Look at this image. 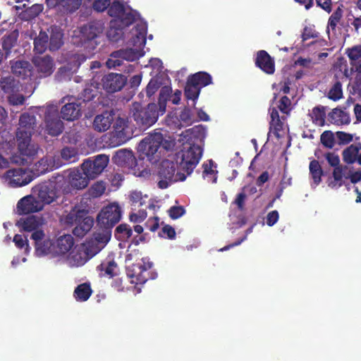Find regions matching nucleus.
I'll return each instance as SVG.
<instances>
[{
	"instance_id": "f257e3e1",
	"label": "nucleus",
	"mask_w": 361,
	"mask_h": 361,
	"mask_svg": "<svg viewBox=\"0 0 361 361\" xmlns=\"http://www.w3.org/2000/svg\"><path fill=\"white\" fill-rule=\"evenodd\" d=\"M101 28L94 25H88L78 30L74 31L73 43L84 47L85 54H73L63 62L64 65L59 68V73L63 78L68 77L70 73L75 72L80 64L93 54V51L98 44L97 37Z\"/></svg>"
},
{
	"instance_id": "f03ea898",
	"label": "nucleus",
	"mask_w": 361,
	"mask_h": 361,
	"mask_svg": "<svg viewBox=\"0 0 361 361\" xmlns=\"http://www.w3.org/2000/svg\"><path fill=\"white\" fill-rule=\"evenodd\" d=\"M147 25L144 22H139L130 33L128 47L126 49H121L113 52L106 61L109 68L120 66L123 60L133 61L143 56V49L146 42Z\"/></svg>"
},
{
	"instance_id": "7ed1b4c3",
	"label": "nucleus",
	"mask_w": 361,
	"mask_h": 361,
	"mask_svg": "<svg viewBox=\"0 0 361 361\" xmlns=\"http://www.w3.org/2000/svg\"><path fill=\"white\" fill-rule=\"evenodd\" d=\"M200 128L195 127L188 129L180 135L178 142L182 145L181 150L176 154V160L180 168L190 175L198 164L202 155V149L193 140V134L199 132Z\"/></svg>"
},
{
	"instance_id": "20e7f679",
	"label": "nucleus",
	"mask_w": 361,
	"mask_h": 361,
	"mask_svg": "<svg viewBox=\"0 0 361 361\" xmlns=\"http://www.w3.org/2000/svg\"><path fill=\"white\" fill-rule=\"evenodd\" d=\"M35 124V118L33 115L24 114L21 116L16 133L18 152L21 158L19 161L13 157L12 158L13 162L23 163L37 153L38 146L31 140V135Z\"/></svg>"
},
{
	"instance_id": "39448f33",
	"label": "nucleus",
	"mask_w": 361,
	"mask_h": 361,
	"mask_svg": "<svg viewBox=\"0 0 361 361\" xmlns=\"http://www.w3.org/2000/svg\"><path fill=\"white\" fill-rule=\"evenodd\" d=\"M108 13L114 18L108 31V37L113 41H117L121 30L135 21L140 16L136 11L125 8L118 2H113Z\"/></svg>"
},
{
	"instance_id": "423d86ee",
	"label": "nucleus",
	"mask_w": 361,
	"mask_h": 361,
	"mask_svg": "<svg viewBox=\"0 0 361 361\" xmlns=\"http://www.w3.org/2000/svg\"><path fill=\"white\" fill-rule=\"evenodd\" d=\"M174 161L173 157H169L155 166L158 186L161 189L168 188L173 182L183 181L187 177L186 173L180 168L178 163Z\"/></svg>"
},
{
	"instance_id": "0eeeda50",
	"label": "nucleus",
	"mask_w": 361,
	"mask_h": 361,
	"mask_svg": "<svg viewBox=\"0 0 361 361\" xmlns=\"http://www.w3.org/2000/svg\"><path fill=\"white\" fill-rule=\"evenodd\" d=\"M163 142V136L160 133H154L145 137L137 146L139 157L147 159L152 164L160 159V146Z\"/></svg>"
},
{
	"instance_id": "6e6552de",
	"label": "nucleus",
	"mask_w": 361,
	"mask_h": 361,
	"mask_svg": "<svg viewBox=\"0 0 361 361\" xmlns=\"http://www.w3.org/2000/svg\"><path fill=\"white\" fill-rule=\"evenodd\" d=\"M65 222L68 224L76 226L73 229V233L78 237L84 236L92 227L93 219L87 216L86 211L74 208L65 218Z\"/></svg>"
},
{
	"instance_id": "1a4fd4ad",
	"label": "nucleus",
	"mask_w": 361,
	"mask_h": 361,
	"mask_svg": "<svg viewBox=\"0 0 361 361\" xmlns=\"http://www.w3.org/2000/svg\"><path fill=\"white\" fill-rule=\"evenodd\" d=\"M110 238L111 231L102 230L101 232L95 233L92 238L80 245L90 260L106 245Z\"/></svg>"
},
{
	"instance_id": "9d476101",
	"label": "nucleus",
	"mask_w": 361,
	"mask_h": 361,
	"mask_svg": "<svg viewBox=\"0 0 361 361\" xmlns=\"http://www.w3.org/2000/svg\"><path fill=\"white\" fill-rule=\"evenodd\" d=\"M112 161L118 166L132 169L133 174L137 177L146 178L150 176L149 170L146 169L140 170L139 168H135L136 159L133 152L130 149H121L116 151Z\"/></svg>"
},
{
	"instance_id": "9b49d317",
	"label": "nucleus",
	"mask_w": 361,
	"mask_h": 361,
	"mask_svg": "<svg viewBox=\"0 0 361 361\" xmlns=\"http://www.w3.org/2000/svg\"><path fill=\"white\" fill-rule=\"evenodd\" d=\"M39 112L44 114L45 129L52 136L59 135L63 130V123L58 118V106L48 104L46 107L35 108Z\"/></svg>"
},
{
	"instance_id": "f8f14e48",
	"label": "nucleus",
	"mask_w": 361,
	"mask_h": 361,
	"mask_svg": "<svg viewBox=\"0 0 361 361\" xmlns=\"http://www.w3.org/2000/svg\"><path fill=\"white\" fill-rule=\"evenodd\" d=\"M33 179L31 171L21 168L9 169L2 176L4 182L12 188L26 185Z\"/></svg>"
},
{
	"instance_id": "ddd939ff",
	"label": "nucleus",
	"mask_w": 361,
	"mask_h": 361,
	"mask_svg": "<svg viewBox=\"0 0 361 361\" xmlns=\"http://www.w3.org/2000/svg\"><path fill=\"white\" fill-rule=\"evenodd\" d=\"M111 134V142L114 145H121L130 139L133 136V127L128 121L123 118H118Z\"/></svg>"
},
{
	"instance_id": "4468645a",
	"label": "nucleus",
	"mask_w": 361,
	"mask_h": 361,
	"mask_svg": "<svg viewBox=\"0 0 361 361\" xmlns=\"http://www.w3.org/2000/svg\"><path fill=\"white\" fill-rule=\"evenodd\" d=\"M31 239L35 241V255L37 257H56L55 243L45 235L44 232H37L31 235Z\"/></svg>"
},
{
	"instance_id": "2eb2a0df",
	"label": "nucleus",
	"mask_w": 361,
	"mask_h": 361,
	"mask_svg": "<svg viewBox=\"0 0 361 361\" xmlns=\"http://www.w3.org/2000/svg\"><path fill=\"white\" fill-rule=\"evenodd\" d=\"M121 216V208L116 203L104 207L97 216L98 224L103 230L110 231V228L118 223Z\"/></svg>"
},
{
	"instance_id": "dca6fc26",
	"label": "nucleus",
	"mask_w": 361,
	"mask_h": 361,
	"mask_svg": "<svg viewBox=\"0 0 361 361\" xmlns=\"http://www.w3.org/2000/svg\"><path fill=\"white\" fill-rule=\"evenodd\" d=\"M109 159L105 154H99L95 157L94 159H87L85 161L81 169L84 174L90 179L97 178L107 166Z\"/></svg>"
},
{
	"instance_id": "f3484780",
	"label": "nucleus",
	"mask_w": 361,
	"mask_h": 361,
	"mask_svg": "<svg viewBox=\"0 0 361 361\" xmlns=\"http://www.w3.org/2000/svg\"><path fill=\"white\" fill-rule=\"evenodd\" d=\"M1 87L5 93L8 94V99L11 104H23L25 97L20 94H17L18 92L22 90V85L19 84L18 81L16 82L11 76L4 78L1 81Z\"/></svg>"
},
{
	"instance_id": "a211bd4d",
	"label": "nucleus",
	"mask_w": 361,
	"mask_h": 361,
	"mask_svg": "<svg viewBox=\"0 0 361 361\" xmlns=\"http://www.w3.org/2000/svg\"><path fill=\"white\" fill-rule=\"evenodd\" d=\"M163 114L160 113V108L157 104L152 103L148 104L147 108L135 113L134 116L138 124L145 128H149L157 122L160 115Z\"/></svg>"
},
{
	"instance_id": "6ab92c4d",
	"label": "nucleus",
	"mask_w": 361,
	"mask_h": 361,
	"mask_svg": "<svg viewBox=\"0 0 361 361\" xmlns=\"http://www.w3.org/2000/svg\"><path fill=\"white\" fill-rule=\"evenodd\" d=\"M62 165L63 162L59 157L54 154H47L33 166L31 172L33 176H38L56 169Z\"/></svg>"
},
{
	"instance_id": "aec40b11",
	"label": "nucleus",
	"mask_w": 361,
	"mask_h": 361,
	"mask_svg": "<svg viewBox=\"0 0 361 361\" xmlns=\"http://www.w3.org/2000/svg\"><path fill=\"white\" fill-rule=\"evenodd\" d=\"M152 263L147 258L142 259V263L134 264L128 269L127 275L131 279V283L136 284L145 283L149 278L148 270L151 269Z\"/></svg>"
},
{
	"instance_id": "412c9836",
	"label": "nucleus",
	"mask_w": 361,
	"mask_h": 361,
	"mask_svg": "<svg viewBox=\"0 0 361 361\" xmlns=\"http://www.w3.org/2000/svg\"><path fill=\"white\" fill-rule=\"evenodd\" d=\"M32 193L44 207L53 202L57 197L56 186L53 182L44 183L35 186L32 188Z\"/></svg>"
},
{
	"instance_id": "4be33fe9",
	"label": "nucleus",
	"mask_w": 361,
	"mask_h": 361,
	"mask_svg": "<svg viewBox=\"0 0 361 361\" xmlns=\"http://www.w3.org/2000/svg\"><path fill=\"white\" fill-rule=\"evenodd\" d=\"M17 212L20 214H27L42 211L44 209L37 197L32 195L21 198L17 204Z\"/></svg>"
},
{
	"instance_id": "5701e85b",
	"label": "nucleus",
	"mask_w": 361,
	"mask_h": 361,
	"mask_svg": "<svg viewBox=\"0 0 361 361\" xmlns=\"http://www.w3.org/2000/svg\"><path fill=\"white\" fill-rule=\"evenodd\" d=\"M88 260L80 245H77L61 262L71 267H79L83 266Z\"/></svg>"
},
{
	"instance_id": "b1692460",
	"label": "nucleus",
	"mask_w": 361,
	"mask_h": 361,
	"mask_svg": "<svg viewBox=\"0 0 361 361\" xmlns=\"http://www.w3.org/2000/svg\"><path fill=\"white\" fill-rule=\"evenodd\" d=\"M33 63L40 78L50 75L54 70V63L49 56H36L33 58Z\"/></svg>"
},
{
	"instance_id": "393cba45",
	"label": "nucleus",
	"mask_w": 361,
	"mask_h": 361,
	"mask_svg": "<svg viewBox=\"0 0 361 361\" xmlns=\"http://www.w3.org/2000/svg\"><path fill=\"white\" fill-rule=\"evenodd\" d=\"M44 224V221L42 217L31 216L20 219L18 221L17 225L21 230L31 232L32 235H34L37 232H44L42 229Z\"/></svg>"
},
{
	"instance_id": "a878e982",
	"label": "nucleus",
	"mask_w": 361,
	"mask_h": 361,
	"mask_svg": "<svg viewBox=\"0 0 361 361\" xmlns=\"http://www.w3.org/2000/svg\"><path fill=\"white\" fill-rule=\"evenodd\" d=\"M102 86L107 92H114L121 90L126 85L127 78L118 73H109L103 79Z\"/></svg>"
},
{
	"instance_id": "bb28decb",
	"label": "nucleus",
	"mask_w": 361,
	"mask_h": 361,
	"mask_svg": "<svg viewBox=\"0 0 361 361\" xmlns=\"http://www.w3.org/2000/svg\"><path fill=\"white\" fill-rule=\"evenodd\" d=\"M56 257L62 261L69 252L75 247L74 239L71 235L60 236L56 241Z\"/></svg>"
},
{
	"instance_id": "cd10ccee",
	"label": "nucleus",
	"mask_w": 361,
	"mask_h": 361,
	"mask_svg": "<svg viewBox=\"0 0 361 361\" xmlns=\"http://www.w3.org/2000/svg\"><path fill=\"white\" fill-rule=\"evenodd\" d=\"M347 166L334 168L332 176L328 180V186L332 189H338L345 184L348 180Z\"/></svg>"
},
{
	"instance_id": "c85d7f7f",
	"label": "nucleus",
	"mask_w": 361,
	"mask_h": 361,
	"mask_svg": "<svg viewBox=\"0 0 361 361\" xmlns=\"http://www.w3.org/2000/svg\"><path fill=\"white\" fill-rule=\"evenodd\" d=\"M114 121V114L112 111H105L97 115L94 120L93 127L94 130L99 132L107 130Z\"/></svg>"
},
{
	"instance_id": "c756f323",
	"label": "nucleus",
	"mask_w": 361,
	"mask_h": 361,
	"mask_svg": "<svg viewBox=\"0 0 361 361\" xmlns=\"http://www.w3.org/2000/svg\"><path fill=\"white\" fill-rule=\"evenodd\" d=\"M69 182L72 187L76 189H82L85 188L90 178L84 174L83 171L78 169L71 170L68 175Z\"/></svg>"
},
{
	"instance_id": "7c9ffc66",
	"label": "nucleus",
	"mask_w": 361,
	"mask_h": 361,
	"mask_svg": "<svg viewBox=\"0 0 361 361\" xmlns=\"http://www.w3.org/2000/svg\"><path fill=\"white\" fill-rule=\"evenodd\" d=\"M256 64L263 71L268 74H272L274 72V63L270 56L265 51L258 52Z\"/></svg>"
},
{
	"instance_id": "2f4dec72",
	"label": "nucleus",
	"mask_w": 361,
	"mask_h": 361,
	"mask_svg": "<svg viewBox=\"0 0 361 361\" xmlns=\"http://www.w3.org/2000/svg\"><path fill=\"white\" fill-rule=\"evenodd\" d=\"M101 277L112 278L118 273L117 264L111 259L103 261L97 268Z\"/></svg>"
},
{
	"instance_id": "473e14b6",
	"label": "nucleus",
	"mask_w": 361,
	"mask_h": 361,
	"mask_svg": "<svg viewBox=\"0 0 361 361\" xmlns=\"http://www.w3.org/2000/svg\"><path fill=\"white\" fill-rule=\"evenodd\" d=\"M352 68L361 73V45L355 46L346 50Z\"/></svg>"
},
{
	"instance_id": "72a5a7b5",
	"label": "nucleus",
	"mask_w": 361,
	"mask_h": 361,
	"mask_svg": "<svg viewBox=\"0 0 361 361\" xmlns=\"http://www.w3.org/2000/svg\"><path fill=\"white\" fill-rule=\"evenodd\" d=\"M81 109L75 102H70L64 105L61 109V115L63 119L73 121L80 115Z\"/></svg>"
},
{
	"instance_id": "f704fd0d",
	"label": "nucleus",
	"mask_w": 361,
	"mask_h": 361,
	"mask_svg": "<svg viewBox=\"0 0 361 361\" xmlns=\"http://www.w3.org/2000/svg\"><path fill=\"white\" fill-rule=\"evenodd\" d=\"M12 71L14 75L22 79L33 77L30 65L27 61L15 62L14 64L12 65Z\"/></svg>"
},
{
	"instance_id": "c9c22d12",
	"label": "nucleus",
	"mask_w": 361,
	"mask_h": 361,
	"mask_svg": "<svg viewBox=\"0 0 361 361\" xmlns=\"http://www.w3.org/2000/svg\"><path fill=\"white\" fill-rule=\"evenodd\" d=\"M331 121L336 125H343L350 123L349 114L341 109H335L329 114Z\"/></svg>"
},
{
	"instance_id": "e433bc0d",
	"label": "nucleus",
	"mask_w": 361,
	"mask_h": 361,
	"mask_svg": "<svg viewBox=\"0 0 361 361\" xmlns=\"http://www.w3.org/2000/svg\"><path fill=\"white\" fill-rule=\"evenodd\" d=\"M309 169L310 174L313 181L312 185L317 186L322 180V176L323 173L322 167L317 161L313 160L310 162Z\"/></svg>"
},
{
	"instance_id": "4c0bfd02",
	"label": "nucleus",
	"mask_w": 361,
	"mask_h": 361,
	"mask_svg": "<svg viewBox=\"0 0 361 361\" xmlns=\"http://www.w3.org/2000/svg\"><path fill=\"white\" fill-rule=\"evenodd\" d=\"M188 80L201 89L212 82V78L207 73L200 72L191 75Z\"/></svg>"
},
{
	"instance_id": "58836bf2",
	"label": "nucleus",
	"mask_w": 361,
	"mask_h": 361,
	"mask_svg": "<svg viewBox=\"0 0 361 361\" xmlns=\"http://www.w3.org/2000/svg\"><path fill=\"white\" fill-rule=\"evenodd\" d=\"M203 177L208 182L216 183V170L214 163L212 160H209L203 164Z\"/></svg>"
},
{
	"instance_id": "ea45409f",
	"label": "nucleus",
	"mask_w": 361,
	"mask_h": 361,
	"mask_svg": "<svg viewBox=\"0 0 361 361\" xmlns=\"http://www.w3.org/2000/svg\"><path fill=\"white\" fill-rule=\"evenodd\" d=\"M92 294L90 284L82 283L79 285L74 291V295L78 301H86Z\"/></svg>"
},
{
	"instance_id": "a19ab883",
	"label": "nucleus",
	"mask_w": 361,
	"mask_h": 361,
	"mask_svg": "<svg viewBox=\"0 0 361 361\" xmlns=\"http://www.w3.org/2000/svg\"><path fill=\"white\" fill-rule=\"evenodd\" d=\"M359 154V148L351 145L343 152V159L347 164H353L355 162Z\"/></svg>"
},
{
	"instance_id": "79ce46f5",
	"label": "nucleus",
	"mask_w": 361,
	"mask_h": 361,
	"mask_svg": "<svg viewBox=\"0 0 361 361\" xmlns=\"http://www.w3.org/2000/svg\"><path fill=\"white\" fill-rule=\"evenodd\" d=\"M59 159L62 162H75L78 159V152L74 147H64L61 151V158Z\"/></svg>"
},
{
	"instance_id": "37998d69",
	"label": "nucleus",
	"mask_w": 361,
	"mask_h": 361,
	"mask_svg": "<svg viewBox=\"0 0 361 361\" xmlns=\"http://www.w3.org/2000/svg\"><path fill=\"white\" fill-rule=\"evenodd\" d=\"M129 197L131 205L135 207V209L137 207L144 205L148 199L147 195H143L141 192L136 190L131 192L129 195Z\"/></svg>"
},
{
	"instance_id": "c03bdc74",
	"label": "nucleus",
	"mask_w": 361,
	"mask_h": 361,
	"mask_svg": "<svg viewBox=\"0 0 361 361\" xmlns=\"http://www.w3.org/2000/svg\"><path fill=\"white\" fill-rule=\"evenodd\" d=\"M326 113L324 107H315L310 113L312 121L317 126L324 125Z\"/></svg>"
},
{
	"instance_id": "a18cd8bd",
	"label": "nucleus",
	"mask_w": 361,
	"mask_h": 361,
	"mask_svg": "<svg viewBox=\"0 0 361 361\" xmlns=\"http://www.w3.org/2000/svg\"><path fill=\"white\" fill-rule=\"evenodd\" d=\"M200 92V88L195 85L188 80L185 89V95L188 99L195 101L197 99Z\"/></svg>"
},
{
	"instance_id": "49530a36",
	"label": "nucleus",
	"mask_w": 361,
	"mask_h": 361,
	"mask_svg": "<svg viewBox=\"0 0 361 361\" xmlns=\"http://www.w3.org/2000/svg\"><path fill=\"white\" fill-rule=\"evenodd\" d=\"M170 93L171 88L167 86L162 87L160 90L157 106L159 108H160L161 114H164L166 112V100Z\"/></svg>"
},
{
	"instance_id": "de8ad7c7",
	"label": "nucleus",
	"mask_w": 361,
	"mask_h": 361,
	"mask_svg": "<svg viewBox=\"0 0 361 361\" xmlns=\"http://www.w3.org/2000/svg\"><path fill=\"white\" fill-rule=\"evenodd\" d=\"M48 35L45 32H40L39 36L35 39L34 49L38 52H43L47 48Z\"/></svg>"
},
{
	"instance_id": "09e8293b",
	"label": "nucleus",
	"mask_w": 361,
	"mask_h": 361,
	"mask_svg": "<svg viewBox=\"0 0 361 361\" xmlns=\"http://www.w3.org/2000/svg\"><path fill=\"white\" fill-rule=\"evenodd\" d=\"M271 117L270 128L275 130H280L282 128V122L279 118V112L275 107H271L269 109Z\"/></svg>"
},
{
	"instance_id": "8fccbe9b",
	"label": "nucleus",
	"mask_w": 361,
	"mask_h": 361,
	"mask_svg": "<svg viewBox=\"0 0 361 361\" xmlns=\"http://www.w3.org/2000/svg\"><path fill=\"white\" fill-rule=\"evenodd\" d=\"M62 33L57 30L52 33L50 37L49 49L56 50L62 45Z\"/></svg>"
},
{
	"instance_id": "3c124183",
	"label": "nucleus",
	"mask_w": 361,
	"mask_h": 361,
	"mask_svg": "<svg viewBox=\"0 0 361 361\" xmlns=\"http://www.w3.org/2000/svg\"><path fill=\"white\" fill-rule=\"evenodd\" d=\"M329 98L336 101L340 99L343 96L342 85L339 82H336L329 92Z\"/></svg>"
},
{
	"instance_id": "603ef678",
	"label": "nucleus",
	"mask_w": 361,
	"mask_h": 361,
	"mask_svg": "<svg viewBox=\"0 0 361 361\" xmlns=\"http://www.w3.org/2000/svg\"><path fill=\"white\" fill-rule=\"evenodd\" d=\"M342 17V12L341 9H337L334 11L329 19L328 26H327V32L329 33L330 30H334L338 23L341 20Z\"/></svg>"
},
{
	"instance_id": "864d4df0",
	"label": "nucleus",
	"mask_w": 361,
	"mask_h": 361,
	"mask_svg": "<svg viewBox=\"0 0 361 361\" xmlns=\"http://www.w3.org/2000/svg\"><path fill=\"white\" fill-rule=\"evenodd\" d=\"M13 242L17 247L25 248V251L27 253L30 252V247L29 246L27 237L16 234L13 238Z\"/></svg>"
},
{
	"instance_id": "5fc2aeb1",
	"label": "nucleus",
	"mask_w": 361,
	"mask_h": 361,
	"mask_svg": "<svg viewBox=\"0 0 361 361\" xmlns=\"http://www.w3.org/2000/svg\"><path fill=\"white\" fill-rule=\"evenodd\" d=\"M106 186L103 182H97L90 190V194L93 197L101 196L105 191Z\"/></svg>"
},
{
	"instance_id": "6e6d98bb",
	"label": "nucleus",
	"mask_w": 361,
	"mask_h": 361,
	"mask_svg": "<svg viewBox=\"0 0 361 361\" xmlns=\"http://www.w3.org/2000/svg\"><path fill=\"white\" fill-rule=\"evenodd\" d=\"M322 143L328 148H332L334 145V134L331 131H324L321 135Z\"/></svg>"
},
{
	"instance_id": "4d7b16f0",
	"label": "nucleus",
	"mask_w": 361,
	"mask_h": 361,
	"mask_svg": "<svg viewBox=\"0 0 361 361\" xmlns=\"http://www.w3.org/2000/svg\"><path fill=\"white\" fill-rule=\"evenodd\" d=\"M1 137L5 139V141L1 145V148L6 152L8 154L11 153V149L13 147V142H11L12 135H9L8 133L4 132Z\"/></svg>"
},
{
	"instance_id": "13d9d810",
	"label": "nucleus",
	"mask_w": 361,
	"mask_h": 361,
	"mask_svg": "<svg viewBox=\"0 0 361 361\" xmlns=\"http://www.w3.org/2000/svg\"><path fill=\"white\" fill-rule=\"evenodd\" d=\"M82 0H65L62 3V8L66 11L72 12L78 8L81 4Z\"/></svg>"
},
{
	"instance_id": "bf43d9fd",
	"label": "nucleus",
	"mask_w": 361,
	"mask_h": 361,
	"mask_svg": "<svg viewBox=\"0 0 361 361\" xmlns=\"http://www.w3.org/2000/svg\"><path fill=\"white\" fill-rule=\"evenodd\" d=\"M160 82L158 81L157 79L153 78L148 83L147 88H146V92L147 95L148 97L152 96L160 87Z\"/></svg>"
},
{
	"instance_id": "052dcab7",
	"label": "nucleus",
	"mask_w": 361,
	"mask_h": 361,
	"mask_svg": "<svg viewBox=\"0 0 361 361\" xmlns=\"http://www.w3.org/2000/svg\"><path fill=\"white\" fill-rule=\"evenodd\" d=\"M325 157L329 165H331V166H334L335 168L342 167L341 166H339L340 159L337 154L334 152H329L325 155Z\"/></svg>"
},
{
	"instance_id": "680f3d73",
	"label": "nucleus",
	"mask_w": 361,
	"mask_h": 361,
	"mask_svg": "<svg viewBox=\"0 0 361 361\" xmlns=\"http://www.w3.org/2000/svg\"><path fill=\"white\" fill-rule=\"evenodd\" d=\"M147 217V212L145 210H139L137 212H133L130 215V220L134 223H140Z\"/></svg>"
},
{
	"instance_id": "e2e57ef3",
	"label": "nucleus",
	"mask_w": 361,
	"mask_h": 361,
	"mask_svg": "<svg viewBox=\"0 0 361 361\" xmlns=\"http://www.w3.org/2000/svg\"><path fill=\"white\" fill-rule=\"evenodd\" d=\"M169 214L172 219H176L185 214V209L181 206H174L169 210Z\"/></svg>"
},
{
	"instance_id": "0e129e2a",
	"label": "nucleus",
	"mask_w": 361,
	"mask_h": 361,
	"mask_svg": "<svg viewBox=\"0 0 361 361\" xmlns=\"http://www.w3.org/2000/svg\"><path fill=\"white\" fill-rule=\"evenodd\" d=\"M16 42V35L15 34L9 35L4 39L3 47L6 50V54H8V51L15 44Z\"/></svg>"
},
{
	"instance_id": "69168bd1",
	"label": "nucleus",
	"mask_w": 361,
	"mask_h": 361,
	"mask_svg": "<svg viewBox=\"0 0 361 361\" xmlns=\"http://www.w3.org/2000/svg\"><path fill=\"white\" fill-rule=\"evenodd\" d=\"M290 99L284 96L283 97L279 102V105L278 107L283 113L287 114L290 110Z\"/></svg>"
},
{
	"instance_id": "338daca9",
	"label": "nucleus",
	"mask_w": 361,
	"mask_h": 361,
	"mask_svg": "<svg viewBox=\"0 0 361 361\" xmlns=\"http://www.w3.org/2000/svg\"><path fill=\"white\" fill-rule=\"evenodd\" d=\"M117 233L123 235V238H129L132 235V230L126 224H121L116 228Z\"/></svg>"
},
{
	"instance_id": "774afa93",
	"label": "nucleus",
	"mask_w": 361,
	"mask_h": 361,
	"mask_svg": "<svg viewBox=\"0 0 361 361\" xmlns=\"http://www.w3.org/2000/svg\"><path fill=\"white\" fill-rule=\"evenodd\" d=\"M160 235L162 237L173 239L175 238L176 231L171 226H165L162 228Z\"/></svg>"
}]
</instances>
